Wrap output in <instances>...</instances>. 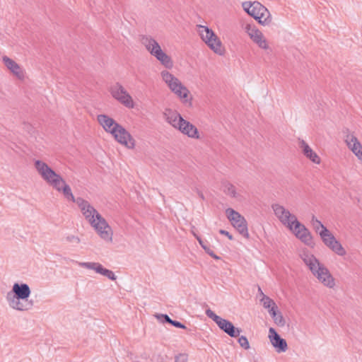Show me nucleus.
Here are the masks:
<instances>
[{"label":"nucleus","instance_id":"nucleus-33","mask_svg":"<svg viewBox=\"0 0 362 362\" xmlns=\"http://www.w3.org/2000/svg\"><path fill=\"white\" fill-rule=\"evenodd\" d=\"M161 77L163 80L168 85L170 82H172L173 80L175 79L176 77H175L172 74H170L169 71L164 70L161 71L160 73Z\"/></svg>","mask_w":362,"mask_h":362},{"label":"nucleus","instance_id":"nucleus-23","mask_svg":"<svg viewBox=\"0 0 362 362\" xmlns=\"http://www.w3.org/2000/svg\"><path fill=\"white\" fill-rule=\"evenodd\" d=\"M262 14H259L256 21H258V23L263 25H268L272 23V16L268 11V9L266 8L265 12H262Z\"/></svg>","mask_w":362,"mask_h":362},{"label":"nucleus","instance_id":"nucleus-28","mask_svg":"<svg viewBox=\"0 0 362 362\" xmlns=\"http://www.w3.org/2000/svg\"><path fill=\"white\" fill-rule=\"evenodd\" d=\"M98 274H100L101 275H103L108 278L110 280L115 281L116 280L117 277L114 272L110 269H107L106 268H104L103 265L101 264L100 268L99 269V272Z\"/></svg>","mask_w":362,"mask_h":362},{"label":"nucleus","instance_id":"nucleus-16","mask_svg":"<svg viewBox=\"0 0 362 362\" xmlns=\"http://www.w3.org/2000/svg\"><path fill=\"white\" fill-rule=\"evenodd\" d=\"M218 327L230 337H238L242 332L241 329L235 327L230 321L223 318L218 323Z\"/></svg>","mask_w":362,"mask_h":362},{"label":"nucleus","instance_id":"nucleus-20","mask_svg":"<svg viewBox=\"0 0 362 362\" xmlns=\"http://www.w3.org/2000/svg\"><path fill=\"white\" fill-rule=\"evenodd\" d=\"M168 113H165L166 121L170 124L173 127L178 129V124L180 117H182L180 114L176 111H172L171 110H167Z\"/></svg>","mask_w":362,"mask_h":362},{"label":"nucleus","instance_id":"nucleus-45","mask_svg":"<svg viewBox=\"0 0 362 362\" xmlns=\"http://www.w3.org/2000/svg\"><path fill=\"white\" fill-rule=\"evenodd\" d=\"M194 237L196 238V239L197 240V241L199 242V243H200V240H203L199 235H197V234L195 233H193Z\"/></svg>","mask_w":362,"mask_h":362},{"label":"nucleus","instance_id":"nucleus-15","mask_svg":"<svg viewBox=\"0 0 362 362\" xmlns=\"http://www.w3.org/2000/svg\"><path fill=\"white\" fill-rule=\"evenodd\" d=\"M242 6L245 11L255 20L259 13L262 14L266 11V7L258 1H245Z\"/></svg>","mask_w":362,"mask_h":362},{"label":"nucleus","instance_id":"nucleus-11","mask_svg":"<svg viewBox=\"0 0 362 362\" xmlns=\"http://www.w3.org/2000/svg\"><path fill=\"white\" fill-rule=\"evenodd\" d=\"M343 133L345 134V142L351 150V151L357 156V158L362 161V145L354 134L350 133L349 129L343 130Z\"/></svg>","mask_w":362,"mask_h":362},{"label":"nucleus","instance_id":"nucleus-18","mask_svg":"<svg viewBox=\"0 0 362 362\" xmlns=\"http://www.w3.org/2000/svg\"><path fill=\"white\" fill-rule=\"evenodd\" d=\"M2 59L7 69H9L16 77L20 79L24 77V74L21 66L15 61L7 56H4Z\"/></svg>","mask_w":362,"mask_h":362},{"label":"nucleus","instance_id":"nucleus-42","mask_svg":"<svg viewBox=\"0 0 362 362\" xmlns=\"http://www.w3.org/2000/svg\"><path fill=\"white\" fill-rule=\"evenodd\" d=\"M66 240L68 242H76V243H80V238L77 236H75L74 235H68L66 238Z\"/></svg>","mask_w":362,"mask_h":362},{"label":"nucleus","instance_id":"nucleus-27","mask_svg":"<svg viewBox=\"0 0 362 362\" xmlns=\"http://www.w3.org/2000/svg\"><path fill=\"white\" fill-rule=\"evenodd\" d=\"M334 252L339 256H344L346 254L345 249L342 247L341 244L337 240L334 243V245L331 249Z\"/></svg>","mask_w":362,"mask_h":362},{"label":"nucleus","instance_id":"nucleus-4","mask_svg":"<svg viewBox=\"0 0 362 362\" xmlns=\"http://www.w3.org/2000/svg\"><path fill=\"white\" fill-rule=\"evenodd\" d=\"M141 42L151 54L154 56L165 68L171 69L173 66L171 57L162 50L155 39L151 36H143Z\"/></svg>","mask_w":362,"mask_h":362},{"label":"nucleus","instance_id":"nucleus-43","mask_svg":"<svg viewBox=\"0 0 362 362\" xmlns=\"http://www.w3.org/2000/svg\"><path fill=\"white\" fill-rule=\"evenodd\" d=\"M219 233L221 234V235H224L227 236L228 238V239L230 240H232L233 239V235L228 231H227L226 230L220 229L219 230Z\"/></svg>","mask_w":362,"mask_h":362},{"label":"nucleus","instance_id":"nucleus-38","mask_svg":"<svg viewBox=\"0 0 362 362\" xmlns=\"http://www.w3.org/2000/svg\"><path fill=\"white\" fill-rule=\"evenodd\" d=\"M188 355L187 354H179L175 357V362H187Z\"/></svg>","mask_w":362,"mask_h":362},{"label":"nucleus","instance_id":"nucleus-31","mask_svg":"<svg viewBox=\"0 0 362 362\" xmlns=\"http://www.w3.org/2000/svg\"><path fill=\"white\" fill-rule=\"evenodd\" d=\"M206 315L207 317L211 318L214 322L216 323L218 325L219 322H221V320L223 319L220 316L217 315L214 311H212L211 309H206Z\"/></svg>","mask_w":362,"mask_h":362},{"label":"nucleus","instance_id":"nucleus-26","mask_svg":"<svg viewBox=\"0 0 362 362\" xmlns=\"http://www.w3.org/2000/svg\"><path fill=\"white\" fill-rule=\"evenodd\" d=\"M319 235L325 245L327 244L329 241H331L329 238H331L332 235H333V234L327 228L320 230Z\"/></svg>","mask_w":362,"mask_h":362},{"label":"nucleus","instance_id":"nucleus-44","mask_svg":"<svg viewBox=\"0 0 362 362\" xmlns=\"http://www.w3.org/2000/svg\"><path fill=\"white\" fill-rule=\"evenodd\" d=\"M329 239L331 240V241H329V243L327 244H326L325 245L331 250L334 245V241H336L337 239L335 238V237L334 235H332V238Z\"/></svg>","mask_w":362,"mask_h":362},{"label":"nucleus","instance_id":"nucleus-17","mask_svg":"<svg viewBox=\"0 0 362 362\" xmlns=\"http://www.w3.org/2000/svg\"><path fill=\"white\" fill-rule=\"evenodd\" d=\"M299 146L301 148L303 155L312 162L319 164L320 163V158L317 154L313 151L309 145L304 141L300 140L299 142Z\"/></svg>","mask_w":362,"mask_h":362},{"label":"nucleus","instance_id":"nucleus-29","mask_svg":"<svg viewBox=\"0 0 362 362\" xmlns=\"http://www.w3.org/2000/svg\"><path fill=\"white\" fill-rule=\"evenodd\" d=\"M79 265L81 267L86 268L88 269H93L95 271L96 273H98L101 264L98 262H81L79 263Z\"/></svg>","mask_w":362,"mask_h":362},{"label":"nucleus","instance_id":"nucleus-19","mask_svg":"<svg viewBox=\"0 0 362 362\" xmlns=\"http://www.w3.org/2000/svg\"><path fill=\"white\" fill-rule=\"evenodd\" d=\"M301 258L311 272H314L319 267V264H322L313 255L308 252H304L301 255Z\"/></svg>","mask_w":362,"mask_h":362},{"label":"nucleus","instance_id":"nucleus-30","mask_svg":"<svg viewBox=\"0 0 362 362\" xmlns=\"http://www.w3.org/2000/svg\"><path fill=\"white\" fill-rule=\"evenodd\" d=\"M311 223H312V226H313L314 230L318 234H319V232L320 231V230L327 228V227H325L322 223V222L320 221H319L314 215H313V216H312Z\"/></svg>","mask_w":362,"mask_h":362},{"label":"nucleus","instance_id":"nucleus-34","mask_svg":"<svg viewBox=\"0 0 362 362\" xmlns=\"http://www.w3.org/2000/svg\"><path fill=\"white\" fill-rule=\"evenodd\" d=\"M155 317L159 320V322L165 324V323H171V318L167 315V314H160V313H156L154 315Z\"/></svg>","mask_w":362,"mask_h":362},{"label":"nucleus","instance_id":"nucleus-35","mask_svg":"<svg viewBox=\"0 0 362 362\" xmlns=\"http://www.w3.org/2000/svg\"><path fill=\"white\" fill-rule=\"evenodd\" d=\"M184 90L182 91V90H177L176 89V91L175 93H174L175 94H176L182 101L183 103L185 104H187L189 106H191L192 105V98H190L189 99L188 98H183L182 95H183V93H184Z\"/></svg>","mask_w":362,"mask_h":362},{"label":"nucleus","instance_id":"nucleus-7","mask_svg":"<svg viewBox=\"0 0 362 362\" xmlns=\"http://www.w3.org/2000/svg\"><path fill=\"white\" fill-rule=\"evenodd\" d=\"M289 230L304 244L310 247H314L315 243L311 233L297 218H295V223L292 225L291 229Z\"/></svg>","mask_w":362,"mask_h":362},{"label":"nucleus","instance_id":"nucleus-5","mask_svg":"<svg viewBox=\"0 0 362 362\" xmlns=\"http://www.w3.org/2000/svg\"><path fill=\"white\" fill-rule=\"evenodd\" d=\"M199 33L201 38L216 54H222L221 42L214 32L207 26H199Z\"/></svg>","mask_w":362,"mask_h":362},{"label":"nucleus","instance_id":"nucleus-9","mask_svg":"<svg viewBox=\"0 0 362 362\" xmlns=\"http://www.w3.org/2000/svg\"><path fill=\"white\" fill-rule=\"evenodd\" d=\"M272 209L280 222L288 229H291L292 225L295 223V218H297L296 216L279 204H273Z\"/></svg>","mask_w":362,"mask_h":362},{"label":"nucleus","instance_id":"nucleus-14","mask_svg":"<svg viewBox=\"0 0 362 362\" xmlns=\"http://www.w3.org/2000/svg\"><path fill=\"white\" fill-rule=\"evenodd\" d=\"M178 124V130L183 134L192 139H199V134L197 128L189 121L180 117Z\"/></svg>","mask_w":362,"mask_h":362},{"label":"nucleus","instance_id":"nucleus-41","mask_svg":"<svg viewBox=\"0 0 362 362\" xmlns=\"http://www.w3.org/2000/svg\"><path fill=\"white\" fill-rule=\"evenodd\" d=\"M170 325L177 328L187 329L186 326L184 324L177 320H171V323Z\"/></svg>","mask_w":362,"mask_h":362},{"label":"nucleus","instance_id":"nucleus-2","mask_svg":"<svg viewBox=\"0 0 362 362\" xmlns=\"http://www.w3.org/2000/svg\"><path fill=\"white\" fill-rule=\"evenodd\" d=\"M98 122L107 132H110L119 144L124 145L128 148H134L135 140L132 136L121 124L107 115H99L97 117Z\"/></svg>","mask_w":362,"mask_h":362},{"label":"nucleus","instance_id":"nucleus-24","mask_svg":"<svg viewBox=\"0 0 362 362\" xmlns=\"http://www.w3.org/2000/svg\"><path fill=\"white\" fill-rule=\"evenodd\" d=\"M224 189L223 192L227 195L230 196L231 197H236L237 193L235 190V187L231 183L226 182L223 184Z\"/></svg>","mask_w":362,"mask_h":362},{"label":"nucleus","instance_id":"nucleus-6","mask_svg":"<svg viewBox=\"0 0 362 362\" xmlns=\"http://www.w3.org/2000/svg\"><path fill=\"white\" fill-rule=\"evenodd\" d=\"M227 218L231 222L232 225L237 229L240 234L243 237L248 238L249 233L247 230V224L245 218L238 211L231 208L226 211Z\"/></svg>","mask_w":362,"mask_h":362},{"label":"nucleus","instance_id":"nucleus-37","mask_svg":"<svg viewBox=\"0 0 362 362\" xmlns=\"http://www.w3.org/2000/svg\"><path fill=\"white\" fill-rule=\"evenodd\" d=\"M273 320L275 324L279 327H284L286 324V321L281 313H279Z\"/></svg>","mask_w":362,"mask_h":362},{"label":"nucleus","instance_id":"nucleus-22","mask_svg":"<svg viewBox=\"0 0 362 362\" xmlns=\"http://www.w3.org/2000/svg\"><path fill=\"white\" fill-rule=\"evenodd\" d=\"M168 86L169 88L171 90V91L173 93H175L176 89H181L182 90V91L184 90L185 93H183L182 95L183 98H188L189 95V90L182 84V83L177 78H175V79L170 82Z\"/></svg>","mask_w":362,"mask_h":362},{"label":"nucleus","instance_id":"nucleus-8","mask_svg":"<svg viewBox=\"0 0 362 362\" xmlns=\"http://www.w3.org/2000/svg\"><path fill=\"white\" fill-rule=\"evenodd\" d=\"M110 91L112 97L124 106L129 108L134 107V102L131 95L119 83H116L113 85L110 88Z\"/></svg>","mask_w":362,"mask_h":362},{"label":"nucleus","instance_id":"nucleus-46","mask_svg":"<svg viewBox=\"0 0 362 362\" xmlns=\"http://www.w3.org/2000/svg\"><path fill=\"white\" fill-rule=\"evenodd\" d=\"M258 291H259V296H262V298H263V295H264V294L262 292V291L259 286L258 287Z\"/></svg>","mask_w":362,"mask_h":362},{"label":"nucleus","instance_id":"nucleus-36","mask_svg":"<svg viewBox=\"0 0 362 362\" xmlns=\"http://www.w3.org/2000/svg\"><path fill=\"white\" fill-rule=\"evenodd\" d=\"M238 343L240 346L245 350L250 349V344L248 339L245 336H241L238 338Z\"/></svg>","mask_w":362,"mask_h":362},{"label":"nucleus","instance_id":"nucleus-3","mask_svg":"<svg viewBox=\"0 0 362 362\" xmlns=\"http://www.w3.org/2000/svg\"><path fill=\"white\" fill-rule=\"evenodd\" d=\"M30 293V288L27 284L15 283L11 291L7 293L6 300L9 306L14 310H28L33 305V301L28 300Z\"/></svg>","mask_w":362,"mask_h":362},{"label":"nucleus","instance_id":"nucleus-21","mask_svg":"<svg viewBox=\"0 0 362 362\" xmlns=\"http://www.w3.org/2000/svg\"><path fill=\"white\" fill-rule=\"evenodd\" d=\"M168 86L169 88L171 90V91L173 93H175L176 89H181L182 90V91L184 90L185 93H183L182 95L183 98H188L189 95V90L182 84V83L177 78H175V79L170 82Z\"/></svg>","mask_w":362,"mask_h":362},{"label":"nucleus","instance_id":"nucleus-32","mask_svg":"<svg viewBox=\"0 0 362 362\" xmlns=\"http://www.w3.org/2000/svg\"><path fill=\"white\" fill-rule=\"evenodd\" d=\"M260 300L262 303L263 306L267 309H269L276 305L275 302L266 295H263V298H262Z\"/></svg>","mask_w":362,"mask_h":362},{"label":"nucleus","instance_id":"nucleus-13","mask_svg":"<svg viewBox=\"0 0 362 362\" xmlns=\"http://www.w3.org/2000/svg\"><path fill=\"white\" fill-rule=\"evenodd\" d=\"M269 338L276 352L283 353L288 349V344L286 339L281 337L273 327H270L269 329Z\"/></svg>","mask_w":362,"mask_h":362},{"label":"nucleus","instance_id":"nucleus-12","mask_svg":"<svg viewBox=\"0 0 362 362\" xmlns=\"http://www.w3.org/2000/svg\"><path fill=\"white\" fill-rule=\"evenodd\" d=\"M245 30L251 40L256 43L259 47L263 49H269L267 40L264 39L262 33L257 29L255 25L251 24H247L245 26Z\"/></svg>","mask_w":362,"mask_h":362},{"label":"nucleus","instance_id":"nucleus-1","mask_svg":"<svg viewBox=\"0 0 362 362\" xmlns=\"http://www.w3.org/2000/svg\"><path fill=\"white\" fill-rule=\"evenodd\" d=\"M34 165L36 170L44 180L58 192H62L67 200L71 201L78 205L85 218L95 228L102 239L112 241V231L111 227L88 201L82 197L75 198L70 186L66 183L60 175L57 174L46 163L37 160Z\"/></svg>","mask_w":362,"mask_h":362},{"label":"nucleus","instance_id":"nucleus-25","mask_svg":"<svg viewBox=\"0 0 362 362\" xmlns=\"http://www.w3.org/2000/svg\"><path fill=\"white\" fill-rule=\"evenodd\" d=\"M199 245L202 246L206 253H207L209 256L215 259H220V257L217 256L212 250H211L207 241L200 240Z\"/></svg>","mask_w":362,"mask_h":362},{"label":"nucleus","instance_id":"nucleus-10","mask_svg":"<svg viewBox=\"0 0 362 362\" xmlns=\"http://www.w3.org/2000/svg\"><path fill=\"white\" fill-rule=\"evenodd\" d=\"M312 273L324 286L330 288L335 286L334 279L329 269L322 264H319V267Z\"/></svg>","mask_w":362,"mask_h":362},{"label":"nucleus","instance_id":"nucleus-39","mask_svg":"<svg viewBox=\"0 0 362 362\" xmlns=\"http://www.w3.org/2000/svg\"><path fill=\"white\" fill-rule=\"evenodd\" d=\"M268 311H269V313L270 314L271 317L274 319L278 314H279V310H278V307L276 305H274V306H272V308H270L269 309H268Z\"/></svg>","mask_w":362,"mask_h":362},{"label":"nucleus","instance_id":"nucleus-40","mask_svg":"<svg viewBox=\"0 0 362 362\" xmlns=\"http://www.w3.org/2000/svg\"><path fill=\"white\" fill-rule=\"evenodd\" d=\"M23 129L29 134H32L34 132V127L28 122H23Z\"/></svg>","mask_w":362,"mask_h":362},{"label":"nucleus","instance_id":"nucleus-47","mask_svg":"<svg viewBox=\"0 0 362 362\" xmlns=\"http://www.w3.org/2000/svg\"><path fill=\"white\" fill-rule=\"evenodd\" d=\"M199 197H200L202 199H204V195H203V194H202V192H199Z\"/></svg>","mask_w":362,"mask_h":362}]
</instances>
